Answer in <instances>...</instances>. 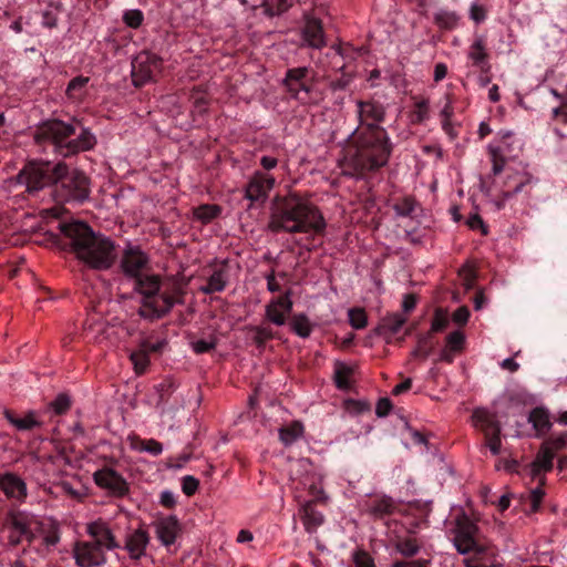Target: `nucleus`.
<instances>
[{"mask_svg":"<svg viewBox=\"0 0 567 567\" xmlns=\"http://www.w3.org/2000/svg\"><path fill=\"white\" fill-rule=\"evenodd\" d=\"M361 126L347 138L341 165L347 175L361 177L385 166L392 154V143L379 123L385 117L383 105L375 101H357Z\"/></svg>","mask_w":567,"mask_h":567,"instance_id":"nucleus-1","label":"nucleus"},{"mask_svg":"<svg viewBox=\"0 0 567 567\" xmlns=\"http://www.w3.org/2000/svg\"><path fill=\"white\" fill-rule=\"evenodd\" d=\"M326 220L319 208L307 199L291 195L274 207L268 228L274 233L322 234Z\"/></svg>","mask_w":567,"mask_h":567,"instance_id":"nucleus-2","label":"nucleus"},{"mask_svg":"<svg viewBox=\"0 0 567 567\" xmlns=\"http://www.w3.org/2000/svg\"><path fill=\"white\" fill-rule=\"evenodd\" d=\"M61 230L70 239L76 257L87 266L104 270L113 265L116 257L115 247L107 237L96 235L82 221L64 224Z\"/></svg>","mask_w":567,"mask_h":567,"instance_id":"nucleus-3","label":"nucleus"},{"mask_svg":"<svg viewBox=\"0 0 567 567\" xmlns=\"http://www.w3.org/2000/svg\"><path fill=\"white\" fill-rule=\"evenodd\" d=\"M74 134V125L52 120L38 126L34 141L39 145L51 147L52 152L63 157L92 150L96 144L95 136L87 128H82L76 137H72Z\"/></svg>","mask_w":567,"mask_h":567,"instance_id":"nucleus-4","label":"nucleus"},{"mask_svg":"<svg viewBox=\"0 0 567 567\" xmlns=\"http://www.w3.org/2000/svg\"><path fill=\"white\" fill-rule=\"evenodd\" d=\"M487 152L492 162L491 187L497 196L493 204L502 209L514 196L532 188L536 179L525 169L505 168V157L499 146L488 144Z\"/></svg>","mask_w":567,"mask_h":567,"instance_id":"nucleus-5","label":"nucleus"},{"mask_svg":"<svg viewBox=\"0 0 567 567\" xmlns=\"http://www.w3.org/2000/svg\"><path fill=\"white\" fill-rule=\"evenodd\" d=\"M133 290L142 297L138 315L148 320L164 317L181 302L179 287L168 288L158 275L148 271L133 280Z\"/></svg>","mask_w":567,"mask_h":567,"instance_id":"nucleus-6","label":"nucleus"},{"mask_svg":"<svg viewBox=\"0 0 567 567\" xmlns=\"http://www.w3.org/2000/svg\"><path fill=\"white\" fill-rule=\"evenodd\" d=\"M452 533V540L457 553L470 556L464 559L465 566L482 567L478 564V559L487 553L488 545L481 537L477 525L466 515H462L456 518L455 527Z\"/></svg>","mask_w":567,"mask_h":567,"instance_id":"nucleus-7","label":"nucleus"},{"mask_svg":"<svg viewBox=\"0 0 567 567\" xmlns=\"http://www.w3.org/2000/svg\"><path fill=\"white\" fill-rule=\"evenodd\" d=\"M115 529L122 536L120 549H123L132 561H141L147 556L151 535L145 524L137 523L134 525L126 513L120 512L116 514Z\"/></svg>","mask_w":567,"mask_h":567,"instance_id":"nucleus-8","label":"nucleus"},{"mask_svg":"<svg viewBox=\"0 0 567 567\" xmlns=\"http://www.w3.org/2000/svg\"><path fill=\"white\" fill-rule=\"evenodd\" d=\"M68 166L64 163L51 165L49 162H31L18 175V182L25 185L29 193L38 192L65 175Z\"/></svg>","mask_w":567,"mask_h":567,"instance_id":"nucleus-9","label":"nucleus"},{"mask_svg":"<svg viewBox=\"0 0 567 567\" xmlns=\"http://www.w3.org/2000/svg\"><path fill=\"white\" fill-rule=\"evenodd\" d=\"M54 193L61 202L82 203L89 198V178L82 173L74 171L65 175L55 183Z\"/></svg>","mask_w":567,"mask_h":567,"instance_id":"nucleus-10","label":"nucleus"},{"mask_svg":"<svg viewBox=\"0 0 567 567\" xmlns=\"http://www.w3.org/2000/svg\"><path fill=\"white\" fill-rule=\"evenodd\" d=\"M311 70L308 66H299L289 69L284 79V85L289 94L303 104L313 103L311 97L312 91V76Z\"/></svg>","mask_w":567,"mask_h":567,"instance_id":"nucleus-11","label":"nucleus"},{"mask_svg":"<svg viewBox=\"0 0 567 567\" xmlns=\"http://www.w3.org/2000/svg\"><path fill=\"white\" fill-rule=\"evenodd\" d=\"M150 257L137 245L127 244L120 258V268L123 275L134 280L146 274L150 269Z\"/></svg>","mask_w":567,"mask_h":567,"instance_id":"nucleus-12","label":"nucleus"},{"mask_svg":"<svg viewBox=\"0 0 567 567\" xmlns=\"http://www.w3.org/2000/svg\"><path fill=\"white\" fill-rule=\"evenodd\" d=\"M116 515L112 519L99 517L86 524V533L91 536L95 544H99L106 550H115L121 548V543L117 539V529H115Z\"/></svg>","mask_w":567,"mask_h":567,"instance_id":"nucleus-13","label":"nucleus"},{"mask_svg":"<svg viewBox=\"0 0 567 567\" xmlns=\"http://www.w3.org/2000/svg\"><path fill=\"white\" fill-rule=\"evenodd\" d=\"M161 59L150 52L138 53L132 61V81L135 86H142L159 73Z\"/></svg>","mask_w":567,"mask_h":567,"instance_id":"nucleus-14","label":"nucleus"},{"mask_svg":"<svg viewBox=\"0 0 567 567\" xmlns=\"http://www.w3.org/2000/svg\"><path fill=\"white\" fill-rule=\"evenodd\" d=\"M105 550L93 542H78L73 547V557L79 567H97L106 563Z\"/></svg>","mask_w":567,"mask_h":567,"instance_id":"nucleus-15","label":"nucleus"},{"mask_svg":"<svg viewBox=\"0 0 567 567\" xmlns=\"http://www.w3.org/2000/svg\"><path fill=\"white\" fill-rule=\"evenodd\" d=\"M95 484L114 496H124L128 492L126 481L112 468H102L93 475Z\"/></svg>","mask_w":567,"mask_h":567,"instance_id":"nucleus-16","label":"nucleus"},{"mask_svg":"<svg viewBox=\"0 0 567 567\" xmlns=\"http://www.w3.org/2000/svg\"><path fill=\"white\" fill-rule=\"evenodd\" d=\"M0 491L7 498L19 504L23 503L28 496L27 483L12 472L0 473Z\"/></svg>","mask_w":567,"mask_h":567,"instance_id":"nucleus-17","label":"nucleus"},{"mask_svg":"<svg viewBox=\"0 0 567 567\" xmlns=\"http://www.w3.org/2000/svg\"><path fill=\"white\" fill-rule=\"evenodd\" d=\"M274 185L275 178L271 175L257 172L245 188V197L251 203H264L268 198V194Z\"/></svg>","mask_w":567,"mask_h":567,"instance_id":"nucleus-18","label":"nucleus"},{"mask_svg":"<svg viewBox=\"0 0 567 567\" xmlns=\"http://www.w3.org/2000/svg\"><path fill=\"white\" fill-rule=\"evenodd\" d=\"M292 305L290 291L271 299L265 309L267 320L276 326H284L287 316L290 315L292 310Z\"/></svg>","mask_w":567,"mask_h":567,"instance_id":"nucleus-19","label":"nucleus"},{"mask_svg":"<svg viewBox=\"0 0 567 567\" xmlns=\"http://www.w3.org/2000/svg\"><path fill=\"white\" fill-rule=\"evenodd\" d=\"M467 59L471 61L472 66L480 70L482 73L491 71L489 53L487 49L486 39L483 34H476L470 44Z\"/></svg>","mask_w":567,"mask_h":567,"instance_id":"nucleus-20","label":"nucleus"},{"mask_svg":"<svg viewBox=\"0 0 567 567\" xmlns=\"http://www.w3.org/2000/svg\"><path fill=\"white\" fill-rule=\"evenodd\" d=\"M153 527L156 538L165 547L175 544L182 532L178 519L173 515L158 518L153 523Z\"/></svg>","mask_w":567,"mask_h":567,"instance_id":"nucleus-21","label":"nucleus"},{"mask_svg":"<svg viewBox=\"0 0 567 567\" xmlns=\"http://www.w3.org/2000/svg\"><path fill=\"white\" fill-rule=\"evenodd\" d=\"M396 504L386 495H374L362 503V512L374 519H381L394 513Z\"/></svg>","mask_w":567,"mask_h":567,"instance_id":"nucleus-22","label":"nucleus"},{"mask_svg":"<svg viewBox=\"0 0 567 567\" xmlns=\"http://www.w3.org/2000/svg\"><path fill=\"white\" fill-rule=\"evenodd\" d=\"M9 542L12 545H18L23 540L29 543L33 539L31 532V520L22 513L14 514L8 522Z\"/></svg>","mask_w":567,"mask_h":567,"instance_id":"nucleus-23","label":"nucleus"},{"mask_svg":"<svg viewBox=\"0 0 567 567\" xmlns=\"http://www.w3.org/2000/svg\"><path fill=\"white\" fill-rule=\"evenodd\" d=\"M473 426L480 430L484 435L491 432H502L501 423L496 414L485 408H477L472 413Z\"/></svg>","mask_w":567,"mask_h":567,"instance_id":"nucleus-24","label":"nucleus"},{"mask_svg":"<svg viewBox=\"0 0 567 567\" xmlns=\"http://www.w3.org/2000/svg\"><path fill=\"white\" fill-rule=\"evenodd\" d=\"M302 40L308 47L321 49L326 47V38L321 22L316 18H307L302 29Z\"/></svg>","mask_w":567,"mask_h":567,"instance_id":"nucleus-25","label":"nucleus"},{"mask_svg":"<svg viewBox=\"0 0 567 567\" xmlns=\"http://www.w3.org/2000/svg\"><path fill=\"white\" fill-rule=\"evenodd\" d=\"M229 280V274L226 266L216 268L213 274L208 277L207 284L199 288V291L205 295H212L215 292H221Z\"/></svg>","mask_w":567,"mask_h":567,"instance_id":"nucleus-26","label":"nucleus"},{"mask_svg":"<svg viewBox=\"0 0 567 567\" xmlns=\"http://www.w3.org/2000/svg\"><path fill=\"white\" fill-rule=\"evenodd\" d=\"M3 416L6 420L18 431H29L33 427L40 426L34 411H29L22 416L16 415L11 410L4 409Z\"/></svg>","mask_w":567,"mask_h":567,"instance_id":"nucleus-27","label":"nucleus"},{"mask_svg":"<svg viewBox=\"0 0 567 567\" xmlns=\"http://www.w3.org/2000/svg\"><path fill=\"white\" fill-rule=\"evenodd\" d=\"M554 457L555 454L545 444H542L535 460L530 464V475L537 477L543 472L551 471Z\"/></svg>","mask_w":567,"mask_h":567,"instance_id":"nucleus-28","label":"nucleus"},{"mask_svg":"<svg viewBox=\"0 0 567 567\" xmlns=\"http://www.w3.org/2000/svg\"><path fill=\"white\" fill-rule=\"evenodd\" d=\"M301 520L308 533H315L323 524L324 516L310 502H307L301 508Z\"/></svg>","mask_w":567,"mask_h":567,"instance_id":"nucleus-29","label":"nucleus"},{"mask_svg":"<svg viewBox=\"0 0 567 567\" xmlns=\"http://www.w3.org/2000/svg\"><path fill=\"white\" fill-rule=\"evenodd\" d=\"M528 422L533 425L537 435H542L549 431L551 423L549 420V413L544 408H535L528 414Z\"/></svg>","mask_w":567,"mask_h":567,"instance_id":"nucleus-30","label":"nucleus"},{"mask_svg":"<svg viewBox=\"0 0 567 567\" xmlns=\"http://www.w3.org/2000/svg\"><path fill=\"white\" fill-rule=\"evenodd\" d=\"M408 317L400 312L389 313L382 318L380 329L395 334L406 322Z\"/></svg>","mask_w":567,"mask_h":567,"instance_id":"nucleus-31","label":"nucleus"},{"mask_svg":"<svg viewBox=\"0 0 567 567\" xmlns=\"http://www.w3.org/2000/svg\"><path fill=\"white\" fill-rule=\"evenodd\" d=\"M89 83V78L76 76L72 79L66 87V95L74 102H80L85 95V86Z\"/></svg>","mask_w":567,"mask_h":567,"instance_id":"nucleus-32","label":"nucleus"},{"mask_svg":"<svg viewBox=\"0 0 567 567\" xmlns=\"http://www.w3.org/2000/svg\"><path fill=\"white\" fill-rule=\"evenodd\" d=\"M303 434V426L299 422H293L279 430V439L285 445H291Z\"/></svg>","mask_w":567,"mask_h":567,"instance_id":"nucleus-33","label":"nucleus"},{"mask_svg":"<svg viewBox=\"0 0 567 567\" xmlns=\"http://www.w3.org/2000/svg\"><path fill=\"white\" fill-rule=\"evenodd\" d=\"M221 207L215 204H204L194 209V217L203 224H208L217 218Z\"/></svg>","mask_w":567,"mask_h":567,"instance_id":"nucleus-34","label":"nucleus"},{"mask_svg":"<svg viewBox=\"0 0 567 567\" xmlns=\"http://www.w3.org/2000/svg\"><path fill=\"white\" fill-rule=\"evenodd\" d=\"M353 369L346 363L337 362L334 365V382L339 389H349Z\"/></svg>","mask_w":567,"mask_h":567,"instance_id":"nucleus-35","label":"nucleus"},{"mask_svg":"<svg viewBox=\"0 0 567 567\" xmlns=\"http://www.w3.org/2000/svg\"><path fill=\"white\" fill-rule=\"evenodd\" d=\"M460 19L461 17L456 12L449 10H440L434 16L436 25L445 30H452L456 28Z\"/></svg>","mask_w":567,"mask_h":567,"instance_id":"nucleus-36","label":"nucleus"},{"mask_svg":"<svg viewBox=\"0 0 567 567\" xmlns=\"http://www.w3.org/2000/svg\"><path fill=\"white\" fill-rule=\"evenodd\" d=\"M60 538V528L55 522L50 520L48 524H43L42 543L48 549L55 547Z\"/></svg>","mask_w":567,"mask_h":567,"instance_id":"nucleus-37","label":"nucleus"},{"mask_svg":"<svg viewBox=\"0 0 567 567\" xmlns=\"http://www.w3.org/2000/svg\"><path fill=\"white\" fill-rule=\"evenodd\" d=\"M291 330L300 338H308L312 331V324L303 313L295 315L290 322Z\"/></svg>","mask_w":567,"mask_h":567,"instance_id":"nucleus-38","label":"nucleus"},{"mask_svg":"<svg viewBox=\"0 0 567 567\" xmlns=\"http://www.w3.org/2000/svg\"><path fill=\"white\" fill-rule=\"evenodd\" d=\"M353 567H377L373 557L364 549L357 548L351 554Z\"/></svg>","mask_w":567,"mask_h":567,"instance_id":"nucleus-39","label":"nucleus"},{"mask_svg":"<svg viewBox=\"0 0 567 567\" xmlns=\"http://www.w3.org/2000/svg\"><path fill=\"white\" fill-rule=\"evenodd\" d=\"M429 117V101L421 100L414 104V110L411 113V122L413 124L423 123Z\"/></svg>","mask_w":567,"mask_h":567,"instance_id":"nucleus-40","label":"nucleus"},{"mask_svg":"<svg viewBox=\"0 0 567 567\" xmlns=\"http://www.w3.org/2000/svg\"><path fill=\"white\" fill-rule=\"evenodd\" d=\"M415 207L416 200L413 197H404L393 206L395 214L401 217H408L412 215Z\"/></svg>","mask_w":567,"mask_h":567,"instance_id":"nucleus-41","label":"nucleus"},{"mask_svg":"<svg viewBox=\"0 0 567 567\" xmlns=\"http://www.w3.org/2000/svg\"><path fill=\"white\" fill-rule=\"evenodd\" d=\"M349 322L354 329H363L368 323L367 313L362 308H352L348 311Z\"/></svg>","mask_w":567,"mask_h":567,"instance_id":"nucleus-42","label":"nucleus"},{"mask_svg":"<svg viewBox=\"0 0 567 567\" xmlns=\"http://www.w3.org/2000/svg\"><path fill=\"white\" fill-rule=\"evenodd\" d=\"M396 550L405 557H412L419 553L420 546L413 538L400 540L395 545Z\"/></svg>","mask_w":567,"mask_h":567,"instance_id":"nucleus-43","label":"nucleus"},{"mask_svg":"<svg viewBox=\"0 0 567 567\" xmlns=\"http://www.w3.org/2000/svg\"><path fill=\"white\" fill-rule=\"evenodd\" d=\"M123 21L127 27L137 29L144 21V14L140 9L126 10L123 13Z\"/></svg>","mask_w":567,"mask_h":567,"instance_id":"nucleus-44","label":"nucleus"},{"mask_svg":"<svg viewBox=\"0 0 567 567\" xmlns=\"http://www.w3.org/2000/svg\"><path fill=\"white\" fill-rule=\"evenodd\" d=\"M502 432H491L484 435L485 443L484 447H487L493 455H498L502 450V439H501Z\"/></svg>","mask_w":567,"mask_h":567,"instance_id":"nucleus-45","label":"nucleus"},{"mask_svg":"<svg viewBox=\"0 0 567 567\" xmlns=\"http://www.w3.org/2000/svg\"><path fill=\"white\" fill-rule=\"evenodd\" d=\"M131 360L137 373H143L150 363L148 353L142 348L131 353Z\"/></svg>","mask_w":567,"mask_h":567,"instance_id":"nucleus-46","label":"nucleus"},{"mask_svg":"<svg viewBox=\"0 0 567 567\" xmlns=\"http://www.w3.org/2000/svg\"><path fill=\"white\" fill-rule=\"evenodd\" d=\"M71 406L70 398L61 393L59 394L50 404L49 408L54 411L55 414L61 415L64 414Z\"/></svg>","mask_w":567,"mask_h":567,"instance_id":"nucleus-47","label":"nucleus"},{"mask_svg":"<svg viewBox=\"0 0 567 567\" xmlns=\"http://www.w3.org/2000/svg\"><path fill=\"white\" fill-rule=\"evenodd\" d=\"M465 336L461 331H453L446 337V350L457 352L463 348Z\"/></svg>","mask_w":567,"mask_h":567,"instance_id":"nucleus-48","label":"nucleus"},{"mask_svg":"<svg viewBox=\"0 0 567 567\" xmlns=\"http://www.w3.org/2000/svg\"><path fill=\"white\" fill-rule=\"evenodd\" d=\"M266 11L270 16H276L285 12L289 6V0H265Z\"/></svg>","mask_w":567,"mask_h":567,"instance_id":"nucleus-49","label":"nucleus"},{"mask_svg":"<svg viewBox=\"0 0 567 567\" xmlns=\"http://www.w3.org/2000/svg\"><path fill=\"white\" fill-rule=\"evenodd\" d=\"M255 332L254 340L258 346L264 344L266 341L271 340L275 333L270 327L257 326L252 328Z\"/></svg>","mask_w":567,"mask_h":567,"instance_id":"nucleus-50","label":"nucleus"},{"mask_svg":"<svg viewBox=\"0 0 567 567\" xmlns=\"http://www.w3.org/2000/svg\"><path fill=\"white\" fill-rule=\"evenodd\" d=\"M543 444H545L556 455L558 451L567 446V432L561 433L556 437H551L545 441Z\"/></svg>","mask_w":567,"mask_h":567,"instance_id":"nucleus-51","label":"nucleus"},{"mask_svg":"<svg viewBox=\"0 0 567 567\" xmlns=\"http://www.w3.org/2000/svg\"><path fill=\"white\" fill-rule=\"evenodd\" d=\"M140 450L142 452L150 453L151 455L157 456L163 452V445L154 439L144 440L141 442Z\"/></svg>","mask_w":567,"mask_h":567,"instance_id":"nucleus-52","label":"nucleus"},{"mask_svg":"<svg viewBox=\"0 0 567 567\" xmlns=\"http://www.w3.org/2000/svg\"><path fill=\"white\" fill-rule=\"evenodd\" d=\"M217 344V340L215 338H210L208 340H196L194 342H192V348L193 350L200 354V353H206V352H209L210 350H213Z\"/></svg>","mask_w":567,"mask_h":567,"instance_id":"nucleus-53","label":"nucleus"},{"mask_svg":"<svg viewBox=\"0 0 567 567\" xmlns=\"http://www.w3.org/2000/svg\"><path fill=\"white\" fill-rule=\"evenodd\" d=\"M198 486H199V481L196 477H194L192 475H186L183 477L182 491L185 495H187V496L194 495L197 492Z\"/></svg>","mask_w":567,"mask_h":567,"instance_id":"nucleus-54","label":"nucleus"},{"mask_svg":"<svg viewBox=\"0 0 567 567\" xmlns=\"http://www.w3.org/2000/svg\"><path fill=\"white\" fill-rule=\"evenodd\" d=\"M470 18L475 23H482L486 19V8L480 3H472L470 8Z\"/></svg>","mask_w":567,"mask_h":567,"instance_id":"nucleus-55","label":"nucleus"},{"mask_svg":"<svg viewBox=\"0 0 567 567\" xmlns=\"http://www.w3.org/2000/svg\"><path fill=\"white\" fill-rule=\"evenodd\" d=\"M544 495L545 492L542 487H536L530 492V512L535 513L539 509Z\"/></svg>","mask_w":567,"mask_h":567,"instance_id":"nucleus-56","label":"nucleus"},{"mask_svg":"<svg viewBox=\"0 0 567 567\" xmlns=\"http://www.w3.org/2000/svg\"><path fill=\"white\" fill-rule=\"evenodd\" d=\"M166 346L165 340H157V341H151V340H144L141 343V348L145 350L147 353L152 352H159L162 349Z\"/></svg>","mask_w":567,"mask_h":567,"instance_id":"nucleus-57","label":"nucleus"},{"mask_svg":"<svg viewBox=\"0 0 567 567\" xmlns=\"http://www.w3.org/2000/svg\"><path fill=\"white\" fill-rule=\"evenodd\" d=\"M392 409V403L388 398H382L378 401L375 413L378 416H386Z\"/></svg>","mask_w":567,"mask_h":567,"instance_id":"nucleus-58","label":"nucleus"},{"mask_svg":"<svg viewBox=\"0 0 567 567\" xmlns=\"http://www.w3.org/2000/svg\"><path fill=\"white\" fill-rule=\"evenodd\" d=\"M470 318V310L467 307H460L453 313V321L457 324H465Z\"/></svg>","mask_w":567,"mask_h":567,"instance_id":"nucleus-59","label":"nucleus"},{"mask_svg":"<svg viewBox=\"0 0 567 567\" xmlns=\"http://www.w3.org/2000/svg\"><path fill=\"white\" fill-rule=\"evenodd\" d=\"M454 115V107L449 94L445 95V104L443 105L440 116L442 120H452Z\"/></svg>","mask_w":567,"mask_h":567,"instance_id":"nucleus-60","label":"nucleus"},{"mask_svg":"<svg viewBox=\"0 0 567 567\" xmlns=\"http://www.w3.org/2000/svg\"><path fill=\"white\" fill-rule=\"evenodd\" d=\"M446 326H447V319L443 315L436 312L434 316V319L432 321V327H431L432 331H434V332L442 331L443 329H445Z\"/></svg>","mask_w":567,"mask_h":567,"instance_id":"nucleus-61","label":"nucleus"},{"mask_svg":"<svg viewBox=\"0 0 567 567\" xmlns=\"http://www.w3.org/2000/svg\"><path fill=\"white\" fill-rule=\"evenodd\" d=\"M442 123V130L445 132V134L454 140L457 136V132L454 128V125L452 123V120H441Z\"/></svg>","mask_w":567,"mask_h":567,"instance_id":"nucleus-62","label":"nucleus"},{"mask_svg":"<svg viewBox=\"0 0 567 567\" xmlns=\"http://www.w3.org/2000/svg\"><path fill=\"white\" fill-rule=\"evenodd\" d=\"M416 306V298L413 295H405L402 301V308L404 312L412 311Z\"/></svg>","mask_w":567,"mask_h":567,"instance_id":"nucleus-63","label":"nucleus"},{"mask_svg":"<svg viewBox=\"0 0 567 567\" xmlns=\"http://www.w3.org/2000/svg\"><path fill=\"white\" fill-rule=\"evenodd\" d=\"M175 496L169 491H164L161 494V504L165 507H173L175 505Z\"/></svg>","mask_w":567,"mask_h":567,"instance_id":"nucleus-64","label":"nucleus"}]
</instances>
